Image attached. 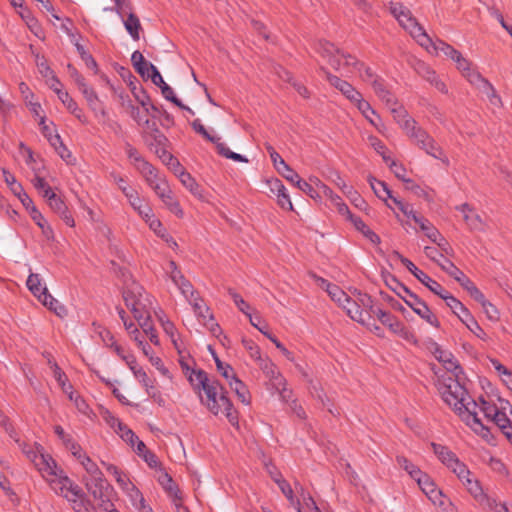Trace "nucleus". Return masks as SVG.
Segmentation results:
<instances>
[{"mask_svg": "<svg viewBox=\"0 0 512 512\" xmlns=\"http://www.w3.org/2000/svg\"><path fill=\"white\" fill-rule=\"evenodd\" d=\"M396 460L398 465L404 469L416 482L419 478H421V476L425 474L404 456H398Z\"/></svg>", "mask_w": 512, "mask_h": 512, "instance_id": "45", "label": "nucleus"}, {"mask_svg": "<svg viewBox=\"0 0 512 512\" xmlns=\"http://www.w3.org/2000/svg\"><path fill=\"white\" fill-rule=\"evenodd\" d=\"M124 27L133 40L140 39L141 23L139 18L132 12H129L127 18L122 17Z\"/></svg>", "mask_w": 512, "mask_h": 512, "instance_id": "35", "label": "nucleus"}, {"mask_svg": "<svg viewBox=\"0 0 512 512\" xmlns=\"http://www.w3.org/2000/svg\"><path fill=\"white\" fill-rule=\"evenodd\" d=\"M458 209L463 213L464 220L470 229L474 231H483L485 229V222L470 205L465 203L459 206Z\"/></svg>", "mask_w": 512, "mask_h": 512, "instance_id": "22", "label": "nucleus"}, {"mask_svg": "<svg viewBox=\"0 0 512 512\" xmlns=\"http://www.w3.org/2000/svg\"><path fill=\"white\" fill-rule=\"evenodd\" d=\"M317 50L335 70L342 73H353L360 65L353 56L344 54L331 43L320 42Z\"/></svg>", "mask_w": 512, "mask_h": 512, "instance_id": "9", "label": "nucleus"}, {"mask_svg": "<svg viewBox=\"0 0 512 512\" xmlns=\"http://www.w3.org/2000/svg\"><path fill=\"white\" fill-rule=\"evenodd\" d=\"M391 171L393 174L400 180L404 181L407 184V189H418L419 187L414 185L410 179L406 178V169L401 165L396 163L395 161H391L389 164Z\"/></svg>", "mask_w": 512, "mask_h": 512, "instance_id": "51", "label": "nucleus"}, {"mask_svg": "<svg viewBox=\"0 0 512 512\" xmlns=\"http://www.w3.org/2000/svg\"><path fill=\"white\" fill-rule=\"evenodd\" d=\"M462 371L458 373H440L435 371L436 386L442 400L478 435L490 441L491 433L481 422L478 413L480 402L473 400L463 384Z\"/></svg>", "mask_w": 512, "mask_h": 512, "instance_id": "1", "label": "nucleus"}, {"mask_svg": "<svg viewBox=\"0 0 512 512\" xmlns=\"http://www.w3.org/2000/svg\"><path fill=\"white\" fill-rule=\"evenodd\" d=\"M453 62H455L459 72L467 79L470 84L474 86L477 83V81H474V75L481 76V74L472 68L471 62L462 54H460L459 57H457Z\"/></svg>", "mask_w": 512, "mask_h": 512, "instance_id": "27", "label": "nucleus"}, {"mask_svg": "<svg viewBox=\"0 0 512 512\" xmlns=\"http://www.w3.org/2000/svg\"><path fill=\"white\" fill-rule=\"evenodd\" d=\"M396 256L400 259L403 265L422 283L424 284L431 292L438 295L445 301V296H449L450 293L447 292L439 283L435 280L431 279L426 273L419 270L409 259L401 256L399 253H396Z\"/></svg>", "mask_w": 512, "mask_h": 512, "instance_id": "15", "label": "nucleus"}, {"mask_svg": "<svg viewBox=\"0 0 512 512\" xmlns=\"http://www.w3.org/2000/svg\"><path fill=\"white\" fill-rule=\"evenodd\" d=\"M416 71L419 75H421L426 81L432 84L436 89H438L442 93H447L446 85L438 78L435 71H433L430 67H428L425 63H418L416 67Z\"/></svg>", "mask_w": 512, "mask_h": 512, "instance_id": "25", "label": "nucleus"}, {"mask_svg": "<svg viewBox=\"0 0 512 512\" xmlns=\"http://www.w3.org/2000/svg\"><path fill=\"white\" fill-rule=\"evenodd\" d=\"M274 480L278 484L282 493L287 497L290 504L297 510V512H304L303 508L300 505V501L296 500L294 498L293 490H292L291 486L289 485V483H287L285 480L279 479V478H274Z\"/></svg>", "mask_w": 512, "mask_h": 512, "instance_id": "41", "label": "nucleus"}, {"mask_svg": "<svg viewBox=\"0 0 512 512\" xmlns=\"http://www.w3.org/2000/svg\"><path fill=\"white\" fill-rule=\"evenodd\" d=\"M431 448L438 459L448 468L457 456L446 446L432 442Z\"/></svg>", "mask_w": 512, "mask_h": 512, "instance_id": "38", "label": "nucleus"}, {"mask_svg": "<svg viewBox=\"0 0 512 512\" xmlns=\"http://www.w3.org/2000/svg\"><path fill=\"white\" fill-rule=\"evenodd\" d=\"M178 178L182 185L190 191L195 197L199 199H203V193L202 189L200 188L199 184L196 182V180L186 172L185 170H181L178 174Z\"/></svg>", "mask_w": 512, "mask_h": 512, "instance_id": "33", "label": "nucleus"}, {"mask_svg": "<svg viewBox=\"0 0 512 512\" xmlns=\"http://www.w3.org/2000/svg\"><path fill=\"white\" fill-rule=\"evenodd\" d=\"M126 153L135 168L143 175V177L146 174H151V170H153L154 167L148 163L134 147L127 144Z\"/></svg>", "mask_w": 512, "mask_h": 512, "instance_id": "24", "label": "nucleus"}, {"mask_svg": "<svg viewBox=\"0 0 512 512\" xmlns=\"http://www.w3.org/2000/svg\"><path fill=\"white\" fill-rule=\"evenodd\" d=\"M327 79L329 83L339 90L359 111L368 109L367 101L363 99L362 94L351 84L330 73H327Z\"/></svg>", "mask_w": 512, "mask_h": 512, "instance_id": "13", "label": "nucleus"}, {"mask_svg": "<svg viewBox=\"0 0 512 512\" xmlns=\"http://www.w3.org/2000/svg\"><path fill=\"white\" fill-rule=\"evenodd\" d=\"M13 439L15 440V442H17L19 444L20 448L22 449V451L26 455V457L31 462H33V464L35 465L36 462L38 461V456H40V454L44 452L43 447L40 445H35V447H30L24 443H20L19 439L16 436Z\"/></svg>", "mask_w": 512, "mask_h": 512, "instance_id": "49", "label": "nucleus"}, {"mask_svg": "<svg viewBox=\"0 0 512 512\" xmlns=\"http://www.w3.org/2000/svg\"><path fill=\"white\" fill-rule=\"evenodd\" d=\"M37 470L47 481L50 488L56 493L65 497L69 502L74 503V508L80 512L85 494L82 489L68 478L55 460L45 452L38 456L35 464Z\"/></svg>", "mask_w": 512, "mask_h": 512, "instance_id": "3", "label": "nucleus"}, {"mask_svg": "<svg viewBox=\"0 0 512 512\" xmlns=\"http://www.w3.org/2000/svg\"><path fill=\"white\" fill-rule=\"evenodd\" d=\"M445 303L472 333L482 340L487 339V334L459 300L450 294L449 296H445Z\"/></svg>", "mask_w": 512, "mask_h": 512, "instance_id": "11", "label": "nucleus"}, {"mask_svg": "<svg viewBox=\"0 0 512 512\" xmlns=\"http://www.w3.org/2000/svg\"><path fill=\"white\" fill-rule=\"evenodd\" d=\"M424 253L430 260L437 263L448 275L453 274V272L454 274L458 273V268L436 248L426 246L424 248Z\"/></svg>", "mask_w": 512, "mask_h": 512, "instance_id": "21", "label": "nucleus"}, {"mask_svg": "<svg viewBox=\"0 0 512 512\" xmlns=\"http://www.w3.org/2000/svg\"><path fill=\"white\" fill-rule=\"evenodd\" d=\"M71 76L75 79L76 83L78 84L81 92L85 96V98H86L87 102L89 103V105L93 109H96V104L98 102V97L95 94V92L90 87H88V85L84 82L83 77H81L75 69L72 70Z\"/></svg>", "mask_w": 512, "mask_h": 512, "instance_id": "31", "label": "nucleus"}, {"mask_svg": "<svg viewBox=\"0 0 512 512\" xmlns=\"http://www.w3.org/2000/svg\"><path fill=\"white\" fill-rule=\"evenodd\" d=\"M161 92L165 99L173 102L178 107L185 109L193 114V111L189 107L183 105L181 101L175 96L173 89L168 84H164V86L161 88Z\"/></svg>", "mask_w": 512, "mask_h": 512, "instance_id": "56", "label": "nucleus"}, {"mask_svg": "<svg viewBox=\"0 0 512 512\" xmlns=\"http://www.w3.org/2000/svg\"><path fill=\"white\" fill-rule=\"evenodd\" d=\"M147 184L151 187V189L156 193V195L163 200L164 198H168V195H171L172 192L167 185L165 179L161 178L156 172L155 168L151 170V174H146L144 176Z\"/></svg>", "mask_w": 512, "mask_h": 512, "instance_id": "20", "label": "nucleus"}, {"mask_svg": "<svg viewBox=\"0 0 512 512\" xmlns=\"http://www.w3.org/2000/svg\"><path fill=\"white\" fill-rule=\"evenodd\" d=\"M474 81H477L474 86L484 95H486L492 106L498 107L501 105L500 96L497 94L496 90L487 79L482 76L474 75Z\"/></svg>", "mask_w": 512, "mask_h": 512, "instance_id": "23", "label": "nucleus"}, {"mask_svg": "<svg viewBox=\"0 0 512 512\" xmlns=\"http://www.w3.org/2000/svg\"><path fill=\"white\" fill-rule=\"evenodd\" d=\"M372 87L375 94L386 104V105H396V98L390 92V90L386 87L383 80L374 79L372 82Z\"/></svg>", "mask_w": 512, "mask_h": 512, "instance_id": "32", "label": "nucleus"}, {"mask_svg": "<svg viewBox=\"0 0 512 512\" xmlns=\"http://www.w3.org/2000/svg\"><path fill=\"white\" fill-rule=\"evenodd\" d=\"M134 318L138 322V325L143 330L144 334L150 333L152 330H154L150 322V309H148V311H143L142 313H140V317Z\"/></svg>", "mask_w": 512, "mask_h": 512, "instance_id": "60", "label": "nucleus"}, {"mask_svg": "<svg viewBox=\"0 0 512 512\" xmlns=\"http://www.w3.org/2000/svg\"><path fill=\"white\" fill-rule=\"evenodd\" d=\"M389 287L395 291L404 302L422 319H424L427 323L434 327L439 326V321L436 316L431 312L429 307L418 298L417 295L412 293L408 288L399 283L396 279H391V284Z\"/></svg>", "mask_w": 512, "mask_h": 512, "instance_id": "8", "label": "nucleus"}, {"mask_svg": "<svg viewBox=\"0 0 512 512\" xmlns=\"http://www.w3.org/2000/svg\"><path fill=\"white\" fill-rule=\"evenodd\" d=\"M368 181L377 197L384 201H386L387 198H392L391 191L384 182L379 181L374 177H369Z\"/></svg>", "mask_w": 512, "mask_h": 512, "instance_id": "46", "label": "nucleus"}, {"mask_svg": "<svg viewBox=\"0 0 512 512\" xmlns=\"http://www.w3.org/2000/svg\"><path fill=\"white\" fill-rule=\"evenodd\" d=\"M21 18L25 21L30 31L38 38H43V31L36 18L27 9H22L19 12Z\"/></svg>", "mask_w": 512, "mask_h": 512, "instance_id": "42", "label": "nucleus"}, {"mask_svg": "<svg viewBox=\"0 0 512 512\" xmlns=\"http://www.w3.org/2000/svg\"><path fill=\"white\" fill-rule=\"evenodd\" d=\"M204 393L206 400L202 399V402L214 415L222 413L231 424L236 423V413L233 410L230 400L225 395L224 388L217 380L212 381L209 386H206Z\"/></svg>", "mask_w": 512, "mask_h": 512, "instance_id": "6", "label": "nucleus"}, {"mask_svg": "<svg viewBox=\"0 0 512 512\" xmlns=\"http://www.w3.org/2000/svg\"><path fill=\"white\" fill-rule=\"evenodd\" d=\"M480 412L495 423L512 444V406L504 399L499 398L497 403L481 400Z\"/></svg>", "mask_w": 512, "mask_h": 512, "instance_id": "5", "label": "nucleus"}, {"mask_svg": "<svg viewBox=\"0 0 512 512\" xmlns=\"http://www.w3.org/2000/svg\"><path fill=\"white\" fill-rule=\"evenodd\" d=\"M160 483L163 488L169 493V495L173 498V502L177 500H182L180 496V491L178 487L174 484L172 478L168 474H164L160 479Z\"/></svg>", "mask_w": 512, "mask_h": 512, "instance_id": "52", "label": "nucleus"}, {"mask_svg": "<svg viewBox=\"0 0 512 512\" xmlns=\"http://www.w3.org/2000/svg\"><path fill=\"white\" fill-rule=\"evenodd\" d=\"M133 374L139 383L145 388L146 393L155 401L161 402L160 395L156 391L153 381L148 377L146 372L142 368H139L135 370Z\"/></svg>", "mask_w": 512, "mask_h": 512, "instance_id": "29", "label": "nucleus"}, {"mask_svg": "<svg viewBox=\"0 0 512 512\" xmlns=\"http://www.w3.org/2000/svg\"><path fill=\"white\" fill-rule=\"evenodd\" d=\"M402 129L413 139L420 148H426V144L431 137L422 128L417 126L414 119H406L402 124Z\"/></svg>", "mask_w": 512, "mask_h": 512, "instance_id": "19", "label": "nucleus"}, {"mask_svg": "<svg viewBox=\"0 0 512 512\" xmlns=\"http://www.w3.org/2000/svg\"><path fill=\"white\" fill-rule=\"evenodd\" d=\"M494 369L502 376L503 382L512 390V372L502 365L498 360L491 359Z\"/></svg>", "mask_w": 512, "mask_h": 512, "instance_id": "54", "label": "nucleus"}, {"mask_svg": "<svg viewBox=\"0 0 512 512\" xmlns=\"http://www.w3.org/2000/svg\"><path fill=\"white\" fill-rule=\"evenodd\" d=\"M162 202L165 206L176 216L182 218L184 216V212L179 204V202L174 199L173 195H168V198H164Z\"/></svg>", "mask_w": 512, "mask_h": 512, "instance_id": "59", "label": "nucleus"}, {"mask_svg": "<svg viewBox=\"0 0 512 512\" xmlns=\"http://www.w3.org/2000/svg\"><path fill=\"white\" fill-rule=\"evenodd\" d=\"M124 302L134 317H140V313L151 309L152 301L139 284L133 282L123 292Z\"/></svg>", "mask_w": 512, "mask_h": 512, "instance_id": "10", "label": "nucleus"}, {"mask_svg": "<svg viewBox=\"0 0 512 512\" xmlns=\"http://www.w3.org/2000/svg\"><path fill=\"white\" fill-rule=\"evenodd\" d=\"M189 303L192 305L199 321H201L203 325H208L206 320H212V314L210 313L209 308L204 304L203 300L199 296H196L193 299H189Z\"/></svg>", "mask_w": 512, "mask_h": 512, "instance_id": "36", "label": "nucleus"}, {"mask_svg": "<svg viewBox=\"0 0 512 512\" xmlns=\"http://www.w3.org/2000/svg\"><path fill=\"white\" fill-rule=\"evenodd\" d=\"M79 462L86 471L83 479H95L103 476V473L98 468L97 464L92 461L86 454H79Z\"/></svg>", "mask_w": 512, "mask_h": 512, "instance_id": "37", "label": "nucleus"}, {"mask_svg": "<svg viewBox=\"0 0 512 512\" xmlns=\"http://www.w3.org/2000/svg\"><path fill=\"white\" fill-rule=\"evenodd\" d=\"M33 185L38 190V192L45 198L53 191L49 187V185L46 183V181L39 176H35L33 179Z\"/></svg>", "mask_w": 512, "mask_h": 512, "instance_id": "64", "label": "nucleus"}, {"mask_svg": "<svg viewBox=\"0 0 512 512\" xmlns=\"http://www.w3.org/2000/svg\"><path fill=\"white\" fill-rule=\"evenodd\" d=\"M273 165L277 172L281 174L287 181L294 183L298 174L283 160L280 156L278 161L273 162Z\"/></svg>", "mask_w": 512, "mask_h": 512, "instance_id": "44", "label": "nucleus"}, {"mask_svg": "<svg viewBox=\"0 0 512 512\" xmlns=\"http://www.w3.org/2000/svg\"><path fill=\"white\" fill-rule=\"evenodd\" d=\"M352 223L354 227L361 232L371 243L373 244H379L380 243V237L373 232L363 221L361 218L356 217L352 218Z\"/></svg>", "mask_w": 512, "mask_h": 512, "instance_id": "43", "label": "nucleus"}, {"mask_svg": "<svg viewBox=\"0 0 512 512\" xmlns=\"http://www.w3.org/2000/svg\"><path fill=\"white\" fill-rule=\"evenodd\" d=\"M189 380L193 386V388L197 391L205 390L206 386H209L214 379H210L206 372L202 370H194L191 372L189 376Z\"/></svg>", "mask_w": 512, "mask_h": 512, "instance_id": "39", "label": "nucleus"}, {"mask_svg": "<svg viewBox=\"0 0 512 512\" xmlns=\"http://www.w3.org/2000/svg\"><path fill=\"white\" fill-rule=\"evenodd\" d=\"M45 198L48 200L50 208L58 214L63 212L67 208L62 199L58 197L54 192L50 193Z\"/></svg>", "mask_w": 512, "mask_h": 512, "instance_id": "61", "label": "nucleus"}, {"mask_svg": "<svg viewBox=\"0 0 512 512\" xmlns=\"http://www.w3.org/2000/svg\"><path fill=\"white\" fill-rule=\"evenodd\" d=\"M13 439L15 440V442H17L19 444L20 448L22 449V451L26 455V457L31 462H33V464L35 465L36 462L38 461V456H40V454L44 452L43 447L40 445H35V447H30L24 443H20L19 439L16 436Z\"/></svg>", "mask_w": 512, "mask_h": 512, "instance_id": "48", "label": "nucleus"}, {"mask_svg": "<svg viewBox=\"0 0 512 512\" xmlns=\"http://www.w3.org/2000/svg\"><path fill=\"white\" fill-rule=\"evenodd\" d=\"M37 470L47 481L50 488L56 493L65 497L69 502L74 503V508L80 512L85 494L82 489L68 478L55 460L45 452L38 456L35 464Z\"/></svg>", "mask_w": 512, "mask_h": 512, "instance_id": "2", "label": "nucleus"}, {"mask_svg": "<svg viewBox=\"0 0 512 512\" xmlns=\"http://www.w3.org/2000/svg\"><path fill=\"white\" fill-rule=\"evenodd\" d=\"M429 350L433 354V356L443 365L444 371L438 369L440 373H458L461 372L462 369L460 368L457 360L453 356V354L440 347L436 342H431L429 344ZM434 372L436 371L433 368Z\"/></svg>", "mask_w": 512, "mask_h": 512, "instance_id": "17", "label": "nucleus"}, {"mask_svg": "<svg viewBox=\"0 0 512 512\" xmlns=\"http://www.w3.org/2000/svg\"><path fill=\"white\" fill-rule=\"evenodd\" d=\"M56 93L58 94L61 102L81 121L85 122V119L82 116L81 110L77 107L76 103L69 96L67 92H63L61 90L56 89Z\"/></svg>", "mask_w": 512, "mask_h": 512, "instance_id": "47", "label": "nucleus"}, {"mask_svg": "<svg viewBox=\"0 0 512 512\" xmlns=\"http://www.w3.org/2000/svg\"><path fill=\"white\" fill-rule=\"evenodd\" d=\"M216 148H217L219 154H221L222 156H224L228 159H231L236 162H245V163L248 162V159L246 157L242 156L241 154L232 152L224 143H222L220 141L217 142Z\"/></svg>", "mask_w": 512, "mask_h": 512, "instance_id": "53", "label": "nucleus"}, {"mask_svg": "<svg viewBox=\"0 0 512 512\" xmlns=\"http://www.w3.org/2000/svg\"><path fill=\"white\" fill-rule=\"evenodd\" d=\"M26 285L40 302L43 300L44 295L49 293L46 284L42 283V279L37 273H31L28 276Z\"/></svg>", "mask_w": 512, "mask_h": 512, "instance_id": "26", "label": "nucleus"}, {"mask_svg": "<svg viewBox=\"0 0 512 512\" xmlns=\"http://www.w3.org/2000/svg\"><path fill=\"white\" fill-rule=\"evenodd\" d=\"M130 115L139 125H145L149 127L150 121L146 117L148 114H146L144 110L140 111L138 107L131 105Z\"/></svg>", "mask_w": 512, "mask_h": 512, "instance_id": "63", "label": "nucleus"}, {"mask_svg": "<svg viewBox=\"0 0 512 512\" xmlns=\"http://www.w3.org/2000/svg\"><path fill=\"white\" fill-rule=\"evenodd\" d=\"M336 184L357 208L365 209V200L351 186L346 185L340 176L337 177Z\"/></svg>", "mask_w": 512, "mask_h": 512, "instance_id": "30", "label": "nucleus"}, {"mask_svg": "<svg viewBox=\"0 0 512 512\" xmlns=\"http://www.w3.org/2000/svg\"><path fill=\"white\" fill-rule=\"evenodd\" d=\"M415 223L419 225L421 231H423L431 241H437L439 231L426 218L420 216L416 219Z\"/></svg>", "mask_w": 512, "mask_h": 512, "instance_id": "50", "label": "nucleus"}, {"mask_svg": "<svg viewBox=\"0 0 512 512\" xmlns=\"http://www.w3.org/2000/svg\"><path fill=\"white\" fill-rule=\"evenodd\" d=\"M192 127L197 133L201 134L208 141L214 143L215 145H217V142L220 141L219 137L213 136L208 133V131L205 129V127L201 124L200 120H198V119L194 120L192 123Z\"/></svg>", "mask_w": 512, "mask_h": 512, "instance_id": "62", "label": "nucleus"}, {"mask_svg": "<svg viewBox=\"0 0 512 512\" xmlns=\"http://www.w3.org/2000/svg\"><path fill=\"white\" fill-rule=\"evenodd\" d=\"M341 307L352 320L362 325L370 324L374 304L369 295L358 292L355 298L348 296L347 301H344Z\"/></svg>", "mask_w": 512, "mask_h": 512, "instance_id": "7", "label": "nucleus"}, {"mask_svg": "<svg viewBox=\"0 0 512 512\" xmlns=\"http://www.w3.org/2000/svg\"><path fill=\"white\" fill-rule=\"evenodd\" d=\"M41 303L59 317H65L67 315V310L64 305H62L50 293L44 295Z\"/></svg>", "mask_w": 512, "mask_h": 512, "instance_id": "40", "label": "nucleus"}, {"mask_svg": "<svg viewBox=\"0 0 512 512\" xmlns=\"http://www.w3.org/2000/svg\"><path fill=\"white\" fill-rule=\"evenodd\" d=\"M228 384L242 403L246 405L250 403V395L246 385L239 380L235 374H231V379L228 381Z\"/></svg>", "mask_w": 512, "mask_h": 512, "instance_id": "34", "label": "nucleus"}, {"mask_svg": "<svg viewBox=\"0 0 512 512\" xmlns=\"http://www.w3.org/2000/svg\"><path fill=\"white\" fill-rule=\"evenodd\" d=\"M373 315L377 316L380 322L383 325L389 327L392 332L400 333L403 330L401 323L390 313L373 307L372 316Z\"/></svg>", "mask_w": 512, "mask_h": 512, "instance_id": "28", "label": "nucleus"}, {"mask_svg": "<svg viewBox=\"0 0 512 512\" xmlns=\"http://www.w3.org/2000/svg\"><path fill=\"white\" fill-rule=\"evenodd\" d=\"M327 293L339 306H341L344 301H347L348 298V295L336 285L327 286Z\"/></svg>", "mask_w": 512, "mask_h": 512, "instance_id": "57", "label": "nucleus"}, {"mask_svg": "<svg viewBox=\"0 0 512 512\" xmlns=\"http://www.w3.org/2000/svg\"><path fill=\"white\" fill-rule=\"evenodd\" d=\"M463 485L466 487L468 492L478 501V503L482 506H492V498L487 496L482 487L480 486L478 480L473 477L471 472L468 477L460 480Z\"/></svg>", "mask_w": 512, "mask_h": 512, "instance_id": "18", "label": "nucleus"}, {"mask_svg": "<svg viewBox=\"0 0 512 512\" xmlns=\"http://www.w3.org/2000/svg\"><path fill=\"white\" fill-rule=\"evenodd\" d=\"M88 493L97 502L98 507L110 506L112 486L106 481L104 475L95 479H82Z\"/></svg>", "mask_w": 512, "mask_h": 512, "instance_id": "12", "label": "nucleus"}, {"mask_svg": "<svg viewBox=\"0 0 512 512\" xmlns=\"http://www.w3.org/2000/svg\"><path fill=\"white\" fill-rule=\"evenodd\" d=\"M390 11L393 16L397 19L399 24L426 50L431 52L430 49L436 53H443L445 56L454 61L461 54L459 51L454 49L452 46L439 41L433 43L430 37L427 35L423 27L417 22L412 16L410 10L404 7L400 3H392Z\"/></svg>", "mask_w": 512, "mask_h": 512, "instance_id": "4", "label": "nucleus"}, {"mask_svg": "<svg viewBox=\"0 0 512 512\" xmlns=\"http://www.w3.org/2000/svg\"><path fill=\"white\" fill-rule=\"evenodd\" d=\"M257 362L262 372L271 381L272 387L279 393L281 399L286 401L290 396V392L285 388V380L276 365L269 358H261Z\"/></svg>", "mask_w": 512, "mask_h": 512, "instance_id": "14", "label": "nucleus"}, {"mask_svg": "<svg viewBox=\"0 0 512 512\" xmlns=\"http://www.w3.org/2000/svg\"><path fill=\"white\" fill-rule=\"evenodd\" d=\"M454 474L457 475L459 480L464 479L469 476L470 471L466 467L464 463H462L458 458L455 459L452 464L448 467Z\"/></svg>", "mask_w": 512, "mask_h": 512, "instance_id": "58", "label": "nucleus"}, {"mask_svg": "<svg viewBox=\"0 0 512 512\" xmlns=\"http://www.w3.org/2000/svg\"><path fill=\"white\" fill-rule=\"evenodd\" d=\"M386 106L389 108V110L394 116L395 121L400 125L401 128L402 124L405 122L406 119H412L411 117H409L407 111L401 105H399L397 101L395 106Z\"/></svg>", "mask_w": 512, "mask_h": 512, "instance_id": "55", "label": "nucleus"}, {"mask_svg": "<svg viewBox=\"0 0 512 512\" xmlns=\"http://www.w3.org/2000/svg\"><path fill=\"white\" fill-rule=\"evenodd\" d=\"M417 484L434 505L442 508L443 510H447V507L451 506L448 499L443 495L442 491L436 487L435 483L427 474L421 476V478L418 479Z\"/></svg>", "mask_w": 512, "mask_h": 512, "instance_id": "16", "label": "nucleus"}]
</instances>
